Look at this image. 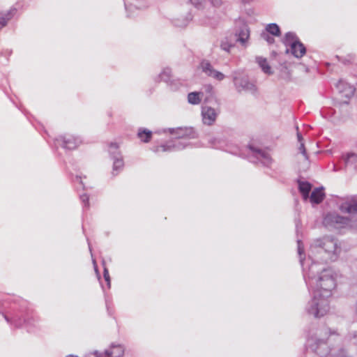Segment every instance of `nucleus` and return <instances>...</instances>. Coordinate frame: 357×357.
Instances as JSON below:
<instances>
[{"instance_id":"nucleus-39","label":"nucleus","mask_w":357,"mask_h":357,"mask_svg":"<svg viewBox=\"0 0 357 357\" xmlns=\"http://www.w3.org/2000/svg\"><path fill=\"white\" fill-rule=\"evenodd\" d=\"M204 24H206V25H208V26H211L212 27H214L215 25H216V23L215 22H204Z\"/></svg>"},{"instance_id":"nucleus-46","label":"nucleus","mask_w":357,"mask_h":357,"mask_svg":"<svg viewBox=\"0 0 357 357\" xmlns=\"http://www.w3.org/2000/svg\"><path fill=\"white\" fill-rule=\"evenodd\" d=\"M1 54H2V53H1V52H0V55H1Z\"/></svg>"},{"instance_id":"nucleus-5","label":"nucleus","mask_w":357,"mask_h":357,"mask_svg":"<svg viewBox=\"0 0 357 357\" xmlns=\"http://www.w3.org/2000/svg\"><path fill=\"white\" fill-rule=\"evenodd\" d=\"M233 81L236 90L238 92L245 91L255 94L257 92V86L246 76H238L234 74Z\"/></svg>"},{"instance_id":"nucleus-28","label":"nucleus","mask_w":357,"mask_h":357,"mask_svg":"<svg viewBox=\"0 0 357 357\" xmlns=\"http://www.w3.org/2000/svg\"><path fill=\"white\" fill-rule=\"evenodd\" d=\"M200 92H204V99L208 98L210 102H214V100L217 99L213 95V86L211 84L204 85Z\"/></svg>"},{"instance_id":"nucleus-44","label":"nucleus","mask_w":357,"mask_h":357,"mask_svg":"<svg viewBox=\"0 0 357 357\" xmlns=\"http://www.w3.org/2000/svg\"><path fill=\"white\" fill-rule=\"evenodd\" d=\"M88 244H89V250H90V252H91V248L90 243H88Z\"/></svg>"},{"instance_id":"nucleus-8","label":"nucleus","mask_w":357,"mask_h":357,"mask_svg":"<svg viewBox=\"0 0 357 357\" xmlns=\"http://www.w3.org/2000/svg\"><path fill=\"white\" fill-rule=\"evenodd\" d=\"M188 146V143L176 138L167 142L166 144L160 146H155L152 148V151L155 153L160 151H177L185 149Z\"/></svg>"},{"instance_id":"nucleus-4","label":"nucleus","mask_w":357,"mask_h":357,"mask_svg":"<svg viewBox=\"0 0 357 357\" xmlns=\"http://www.w3.org/2000/svg\"><path fill=\"white\" fill-rule=\"evenodd\" d=\"M249 150L248 160L254 163L261 162L265 167H269L272 163L270 155L264 150L253 145L248 146Z\"/></svg>"},{"instance_id":"nucleus-36","label":"nucleus","mask_w":357,"mask_h":357,"mask_svg":"<svg viewBox=\"0 0 357 357\" xmlns=\"http://www.w3.org/2000/svg\"><path fill=\"white\" fill-rule=\"evenodd\" d=\"M103 276H104V278H105V281L107 282L108 287L109 288L110 287V282H110V277H109V275L108 269L106 267L104 268Z\"/></svg>"},{"instance_id":"nucleus-38","label":"nucleus","mask_w":357,"mask_h":357,"mask_svg":"<svg viewBox=\"0 0 357 357\" xmlns=\"http://www.w3.org/2000/svg\"><path fill=\"white\" fill-rule=\"evenodd\" d=\"M298 149L301 151V153L303 154V155L304 156L305 159L307 160L308 159V156H307V152H306V149L305 148V145H304L303 142H301L300 143V146H299Z\"/></svg>"},{"instance_id":"nucleus-22","label":"nucleus","mask_w":357,"mask_h":357,"mask_svg":"<svg viewBox=\"0 0 357 357\" xmlns=\"http://www.w3.org/2000/svg\"><path fill=\"white\" fill-rule=\"evenodd\" d=\"M291 53L296 58L300 59L306 53V48L305 45L302 43V46L295 45L294 52L291 47H287L285 50V54Z\"/></svg>"},{"instance_id":"nucleus-15","label":"nucleus","mask_w":357,"mask_h":357,"mask_svg":"<svg viewBox=\"0 0 357 357\" xmlns=\"http://www.w3.org/2000/svg\"><path fill=\"white\" fill-rule=\"evenodd\" d=\"M190 2L199 10L206 8L209 5L218 8L222 4V0H190Z\"/></svg>"},{"instance_id":"nucleus-13","label":"nucleus","mask_w":357,"mask_h":357,"mask_svg":"<svg viewBox=\"0 0 357 357\" xmlns=\"http://www.w3.org/2000/svg\"><path fill=\"white\" fill-rule=\"evenodd\" d=\"M126 10L129 16L134 10H142L149 7V3L140 0H124Z\"/></svg>"},{"instance_id":"nucleus-2","label":"nucleus","mask_w":357,"mask_h":357,"mask_svg":"<svg viewBox=\"0 0 357 357\" xmlns=\"http://www.w3.org/2000/svg\"><path fill=\"white\" fill-rule=\"evenodd\" d=\"M220 114V102L218 99H215L214 102H210L208 98L204 99L201 107V115L204 125H213Z\"/></svg>"},{"instance_id":"nucleus-12","label":"nucleus","mask_w":357,"mask_h":357,"mask_svg":"<svg viewBox=\"0 0 357 357\" xmlns=\"http://www.w3.org/2000/svg\"><path fill=\"white\" fill-rule=\"evenodd\" d=\"M339 208L343 213H357V198L347 197L345 201L340 204Z\"/></svg>"},{"instance_id":"nucleus-1","label":"nucleus","mask_w":357,"mask_h":357,"mask_svg":"<svg viewBox=\"0 0 357 357\" xmlns=\"http://www.w3.org/2000/svg\"><path fill=\"white\" fill-rule=\"evenodd\" d=\"M297 245L305 283L314 291L312 299L305 307L306 312L315 318L321 317L329 310L328 298L336 282L333 271L319 264L336 261L342 252L340 243L332 236L315 240L310 246L307 260L302 257L304 249L301 240L297 241Z\"/></svg>"},{"instance_id":"nucleus-21","label":"nucleus","mask_w":357,"mask_h":357,"mask_svg":"<svg viewBox=\"0 0 357 357\" xmlns=\"http://www.w3.org/2000/svg\"><path fill=\"white\" fill-rule=\"evenodd\" d=\"M298 190L305 200L309 198L310 192L312 190V184L307 181H298Z\"/></svg>"},{"instance_id":"nucleus-37","label":"nucleus","mask_w":357,"mask_h":357,"mask_svg":"<svg viewBox=\"0 0 357 357\" xmlns=\"http://www.w3.org/2000/svg\"><path fill=\"white\" fill-rule=\"evenodd\" d=\"M79 197H80L81 201L84 204V207L88 208L89 206V196L86 194H83V195H81Z\"/></svg>"},{"instance_id":"nucleus-42","label":"nucleus","mask_w":357,"mask_h":357,"mask_svg":"<svg viewBox=\"0 0 357 357\" xmlns=\"http://www.w3.org/2000/svg\"><path fill=\"white\" fill-rule=\"evenodd\" d=\"M93 265L95 266V271L96 272L97 274H98V271L97 269V266H96V261L95 260H93ZM99 276V275H98Z\"/></svg>"},{"instance_id":"nucleus-29","label":"nucleus","mask_w":357,"mask_h":357,"mask_svg":"<svg viewBox=\"0 0 357 357\" xmlns=\"http://www.w3.org/2000/svg\"><path fill=\"white\" fill-rule=\"evenodd\" d=\"M265 31L274 36H280L281 35L280 29L279 26L275 23L268 24L266 27Z\"/></svg>"},{"instance_id":"nucleus-34","label":"nucleus","mask_w":357,"mask_h":357,"mask_svg":"<svg viewBox=\"0 0 357 357\" xmlns=\"http://www.w3.org/2000/svg\"><path fill=\"white\" fill-rule=\"evenodd\" d=\"M337 58V59L342 62L344 64H349V63H351L354 61L355 60V56L352 54H349L348 55L347 57L345 58H340V56H336Z\"/></svg>"},{"instance_id":"nucleus-20","label":"nucleus","mask_w":357,"mask_h":357,"mask_svg":"<svg viewBox=\"0 0 357 357\" xmlns=\"http://www.w3.org/2000/svg\"><path fill=\"white\" fill-rule=\"evenodd\" d=\"M342 160L346 167L353 169H357V154L354 153H347L342 155Z\"/></svg>"},{"instance_id":"nucleus-19","label":"nucleus","mask_w":357,"mask_h":357,"mask_svg":"<svg viewBox=\"0 0 357 357\" xmlns=\"http://www.w3.org/2000/svg\"><path fill=\"white\" fill-rule=\"evenodd\" d=\"M324 187L316 188L311 193L309 198L312 204H319L325 198V193L324 192Z\"/></svg>"},{"instance_id":"nucleus-43","label":"nucleus","mask_w":357,"mask_h":357,"mask_svg":"<svg viewBox=\"0 0 357 357\" xmlns=\"http://www.w3.org/2000/svg\"><path fill=\"white\" fill-rule=\"evenodd\" d=\"M298 221H296V229H298Z\"/></svg>"},{"instance_id":"nucleus-10","label":"nucleus","mask_w":357,"mask_h":357,"mask_svg":"<svg viewBox=\"0 0 357 357\" xmlns=\"http://www.w3.org/2000/svg\"><path fill=\"white\" fill-rule=\"evenodd\" d=\"M94 354L96 357H123L124 354V348L121 344H112L109 349L104 353L96 351Z\"/></svg>"},{"instance_id":"nucleus-16","label":"nucleus","mask_w":357,"mask_h":357,"mask_svg":"<svg viewBox=\"0 0 357 357\" xmlns=\"http://www.w3.org/2000/svg\"><path fill=\"white\" fill-rule=\"evenodd\" d=\"M282 43L287 48L290 47L294 50L295 49V45H298L301 47L302 46V43L300 41L296 34L291 31L286 33L284 38L282 39Z\"/></svg>"},{"instance_id":"nucleus-33","label":"nucleus","mask_w":357,"mask_h":357,"mask_svg":"<svg viewBox=\"0 0 357 357\" xmlns=\"http://www.w3.org/2000/svg\"><path fill=\"white\" fill-rule=\"evenodd\" d=\"M347 339L352 344L357 345V330L350 331Z\"/></svg>"},{"instance_id":"nucleus-3","label":"nucleus","mask_w":357,"mask_h":357,"mask_svg":"<svg viewBox=\"0 0 357 357\" xmlns=\"http://www.w3.org/2000/svg\"><path fill=\"white\" fill-rule=\"evenodd\" d=\"M250 37V30L246 24L241 25L238 28L231 38H225L221 41L220 47L222 50L229 52L230 49L234 46V41L238 42L243 46H246Z\"/></svg>"},{"instance_id":"nucleus-9","label":"nucleus","mask_w":357,"mask_h":357,"mask_svg":"<svg viewBox=\"0 0 357 357\" xmlns=\"http://www.w3.org/2000/svg\"><path fill=\"white\" fill-rule=\"evenodd\" d=\"M202 71L207 76L211 77L218 81H222L225 78V75L213 68L208 60L203 59L199 64Z\"/></svg>"},{"instance_id":"nucleus-41","label":"nucleus","mask_w":357,"mask_h":357,"mask_svg":"<svg viewBox=\"0 0 357 357\" xmlns=\"http://www.w3.org/2000/svg\"><path fill=\"white\" fill-rule=\"evenodd\" d=\"M75 179H76V181H77V182H79L81 185H83V183H82V180H81V177H79V176H76V178H75Z\"/></svg>"},{"instance_id":"nucleus-40","label":"nucleus","mask_w":357,"mask_h":357,"mask_svg":"<svg viewBox=\"0 0 357 357\" xmlns=\"http://www.w3.org/2000/svg\"><path fill=\"white\" fill-rule=\"evenodd\" d=\"M297 137H298V141L299 142V143L303 142V137L301 133L297 132Z\"/></svg>"},{"instance_id":"nucleus-24","label":"nucleus","mask_w":357,"mask_h":357,"mask_svg":"<svg viewBox=\"0 0 357 357\" xmlns=\"http://www.w3.org/2000/svg\"><path fill=\"white\" fill-rule=\"evenodd\" d=\"M152 132L145 128H139L137 131V137L141 142L148 143L152 138Z\"/></svg>"},{"instance_id":"nucleus-45","label":"nucleus","mask_w":357,"mask_h":357,"mask_svg":"<svg viewBox=\"0 0 357 357\" xmlns=\"http://www.w3.org/2000/svg\"><path fill=\"white\" fill-rule=\"evenodd\" d=\"M333 170H334V171H337L336 167H335V165H334V166H333Z\"/></svg>"},{"instance_id":"nucleus-32","label":"nucleus","mask_w":357,"mask_h":357,"mask_svg":"<svg viewBox=\"0 0 357 357\" xmlns=\"http://www.w3.org/2000/svg\"><path fill=\"white\" fill-rule=\"evenodd\" d=\"M119 148V145L116 143L111 142L109 144L108 152L112 158H115V155H121Z\"/></svg>"},{"instance_id":"nucleus-14","label":"nucleus","mask_w":357,"mask_h":357,"mask_svg":"<svg viewBox=\"0 0 357 357\" xmlns=\"http://www.w3.org/2000/svg\"><path fill=\"white\" fill-rule=\"evenodd\" d=\"M193 16L190 12H187L185 15H182L171 20L173 26L177 28L184 29L188 26L192 20Z\"/></svg>"},{"instance_id":"nucleus-30","label":"nucleus","mask_w":357,"mask_h":357,"mask_svg":"<svg viewBox=\"0 0 357 357\" xmlns=\"http://www.w3.org/2000/svg\"><path fill=\"white\" fill-rule=\"evenodd\" d=\"M211 146L215 149H222L224 147L225 142L223 139L218 137H211L208 139Z\"/></svg>"},{"instance_id":"nucleus-23","label":"nucleus","mask_w":357,"mask_h":357,"mask_svg":"<svg viewBox=\"0 0 357 357\" xmlns=\"http://www.w3.org/2000/svg\"><path fill=\"white\" fill-rule=\"evenodd\" d=\"M204 92L193 91L188 94V102L190 105H196L201 103Z\"/></svg>"},{"instance_id":"nucleus-35","label":"nucleus","mask_w":357,"mask_h":357,"mask_svg":"<svg viewBox=\"0 0 357 357\" xmlns=\"http://www.w3.org/2000/svg\"><path fill=\"white\" fill-rule=\"evenodd\" d=\"M261 38L264 40L267 41L268 44H273L275 42V39L270 36L269 33L266 32L265 31H262L261 35Z\"/></svg>"},{"instance_id":"nucleus-7","label":"nucleus","mask_w":357,"mask_h":357,"mask_svg":"<svg viewBox=\"0 0 357 357\" xmlns=\"http://www.w3.org/2000/svg\"><path fill=\"white\" fill-rule=\"evenodd\" d=\"M349 222L348 218L341 216L336 213H328L324 218L323 224L327 227L339 228L347 225Z\"/></svg>"},{"instance_id":"nucleus-25","label":"nucleus","mask_w":357,"mask_h":357,"mask_svg":"<svg viewBox=\"0 0 357 357\" xmlns=\"http://www.w3.org/2000/svg\"><path fill=\"white\" fill-rule=\"evenodd\" d=\"M112 159L114 160L112 174L114 176H116L118 174L119 171L123 169V167L124 166V162L121 155H115V158H113Z\"/></svg>"},{"instance_id":"nucleus-27","label":"nucleus","mask_w":357,"mask_h":357,"mask_svg":"<svg viewBox=\"0 0 357 357\" xmlns=\"http://www.w3.org/2000/svg\"><path fill=\"white\" fill-rule=\"evenodd\" d=\"M4 318L8 323L13 324L17 328L21 327L24 324H31L29 319H22L17 316H15L12 321L6 315H4Z\"/></svg>"},{"instance_id":"nucleus-18","label":"nucleus","mask_w":357,"mask_h":357,"mask_svg":"<svg viewBox=\"0 0 357 357\" xmlns=\"http://www.w3.org/2000/svg\"><path fill=\"white\" fill-rule=\"evenodd\" d=\"M17 12L15 8H11L8 10L0 12V31L5 27L8 22L14 17Z\"/></svg>"},{"instance_id":"nucleus-11","label":"nucleus","mask_w":357,"mask_h":357,"mask_svg":"<svg viewBox=\"0 0 357 357\" xmlns=\"http://www.w3.org/2000/svg\"><path fill=\"white\" fill-rule=\"evenodd\" d=\"M169 132L170 134L176 135L178 139L197 137V134L192 128H169Z\"/></svg>"},{"instance_id":"nucleus-17","label":"nucleus","mask_w":357,"mask_h":357,"mask_svg":"<svg viewBox=\"0 0 357 357\" xmlns=\"http://www.w3.org/2000/svg\"><path fill=\"white\" fill-rule=\"evenodd\" d=\"M338 92L342 93L346 98H350L354 95L355 89L353 86L345 82L343 80H340L335 85Z\"/></svg>"},{"instance_id":"nucleus-31","label":"nucleus","mask_w":357,"mask_h":357,"mask_svg":"<svg viewBox=\"0 0 357 357\" xmlns=\"http://www.w3.org/2000/svg\"><path fill=\"white\" fill-rule=\"evenodd\" d=\"M158 77L161 81L169 83L172 77L171 69L169 68H164Z\"/></svg>"},{"instance_id":"nucleus-26","label":"nucleus","mask_w":357,"mask_h":357,"mask_svg":"<svg viewBox=\"0 0 357 357\" xmlns=\"http://www.w3.org/2000/svg\"><path fill=\"white\" fill-rule=\"evenodd\" d=\"M255 60L264 73H266L267 75L273 74V71L271 70V67L268 63V61L266 58H264L262 56H257Z\"/></svg>"},{"instance_id":"nucleus-6","label":"nucleus","mask_w":357,"mask_h":357,"mask_svg":"<svg viewBox=\"0 0 357 357\" xmlns=\"http://www.w3.org/2000/svg\"><path fill=\"white\" fill-rule=\"evenodd\" d=\"M81 143L80 137L68 134L61 135L55 139L56 146H60L68 150L75 149Z\"/></svg>"}]
</instances>
